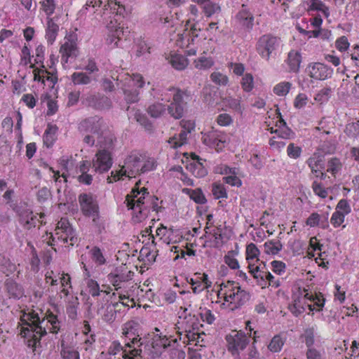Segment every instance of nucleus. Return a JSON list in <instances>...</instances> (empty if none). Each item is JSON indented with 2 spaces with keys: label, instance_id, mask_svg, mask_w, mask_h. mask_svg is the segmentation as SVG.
I'll use <instances>...</instances> for the list:
<instances>
[{
  "label": "nucleus",
  "instance_id": "1",
  "mask_svg": "<svg viewBox=\"0 0 359 359\" xmlns=\"http://www.w3.org/2000/svg\"><path fill=\"white\" fill-rule=\"evenodd\" d=\"M22 326L20 334L24 338L25 343L32 348L33 353L40 345L41 337L47 333L57 334L60 329V322L57 316L50 310L45 313H39L32 310L21 316Z\"/></svg>",
  "mask_w": 359,
  "mask_h": 359
},
{
  "label": "nucleus",
  "instance_id": "2",
  "mask_svg": "<svg viewBox=\"0 0 359 359\" xmlns=\"http://www.w3.org/2000/svg\"><path fill=\"white\" fill-rule=\"evenodd\" d=\"M305 282L302 285L294 287L292 290V304L289 309L290 311L295 316H298L302 314L306 309L313 311L314 306V283L313 278L314 275L311 271L302 273Z\"/></svg>",
  "mask_w": 359,
  "mask_h": 359
},
{
  "label": "nucleus",
  "instance_id": "3",
  "mask_svg": "<svg viewBox=\"0 0 359 359\" xmlns=\"http://www.w3.org/2000/svg\"><path fill=\"white\" fill-rule=\"evenodd\" d=\"M158 198L149 195L147 189L142 188L140 191L133 190L131 196H126L125 203L128 210L133 211V216L136 222L144 219L148 214L158 212Z\"/></svg>",
  "mask_w": 359,
  "mask_h": 359
},
{
  "label": "nucleus",
  "instance_id": "4",
  "mask_svg": "<svg viewBox=\"0 0 359 359\" xmlns=\"http://www.w3.org/2000/svg\"><path fill=\"white\" fill-rule=\"evenodd\" d=\"M217 297L223 308L235 311L250 299V294L241 287L238 282L227 280L219 285Z\"/></svg>",
  "mask_w": 359,
  "mask_h": 359
},
{
  "label": "nucleus",
  "instance_id": "5",
  "mask_svg": "<svg viewBox=\"0 0 359 359\" xmlns=\"http://www.w3.org/2000/svg\"><path fill=\"white\" fill-rule=\"evenodd\" d=\"M117 87L123 90L125 100L128 103L137 102L140 97V89L145 85L143 76L139 73L130 74L122 72L115 79Z\"/></svg>",
  "mask_w": 359,
  "mask_h": 359
},
{
  "label": "nucleus",
  "instance_id": "6",
  "mask_svg": "<svg viewBox=\"0 0 359 359\" xmlns=\"http://www.w3.org/2000/svg\"><path fill=\"white\" fill-rule=\"evenodd\" d=\"M55 231L57 240L52 233H46V238L43 237V240L48 246H51L55 251H56V249L54 246L56 245L58 241L62 244H67L72 246L77 241L75 231L67 218L62 217L58 221Z\"/></svg>",
  "mask_w": 359,
  "mask_h": 359
},
{
  "label": "nucleus",
  "instance_id": "7",
  "mask_svg": "<svg viewBox=\"0 0 359 359\" xmlns=\"http://www.w3.org/2000/svg\"><path fill=\"white\" fill-rule=\"evenodd\" d=\"M46 48L43 45H39L35 49L34 68L33 74L34 81L41 82L44 86L53 87L57 81V77L55 74L48 72L43 65Z\"/></svg>",
  "mask_w": 359,
  "mask_h": 359
},
{
  "label": "nucleus",
  "instance_id": "8",
  "mask_svg": "<svg viewBox=\"0 0 359 359\" xmlns=\"http://www.w3.org/2000/svg\"><path fill=\"white\" fill-rule=\"evenodd\" d=\"M142 154H131L125 161V165L119 170L111 171V176L107 179L108 183L118 181L123 177L129 178L135 177L142 174L141 165L142 163Z\"/></svg>",
  "mask_w": 359,
  "mask_h": 359
},
{
  "label": "nucleus",
  "instance_id": "9",
  "mask_svg": "<svg viewBox=\"0 0 359 359\" xmlns=\"http://www.w3.org/2000/svg\"><path fill=\"white\" fill-rule=\"evenodd\" d=\"M172 95V101L168 106V114L175 119H180L184 114L187 103L191 100V95L188 90H181L175 87H170L166 90Z\"/></svg>",
  "mask_w": 359,
  "mask_h": 359
},
{
  "label": "nucleus",
  "instance_id": "10",
  "mask_svg": "<svg viewBox=\"0 0 359 359\" xmlns=\"http://www.w3.org/2000/svg\"><path fill=\"white\" fill-rule=\"evenodd\" d=\"M142 343L141 338L134 337L130 341L126 343L124 346L117 341H113L109 348L108 353L111 355H116L121 353L123 359H142V349L140 348Z\"/></svg>",
  "mask_w": 359,
  "mask_h": 359
},
{
  "label": "nucleus",
  "instance_id": "11",
  "mask_svg": "<svg viewBox=\"0 0 359 359\" xmlns=\"http://www.w3.org/2000/svg\"><path fill=\"white\" fill-rule=\"evenodd\" d=\"M281 43L280 37L271 34H265L258 39L255 49L262 59L268 61L273 55L276 54Z\"/></svg>",
  "mask_w": 359,
  "mask_h": 359
},
{
  "label": "nucleus",
  "instance_id": "12",
  "mask_svg": "<svg viewBox=\"0 0 359 359\" xmlns=\"http://www.w3.org/2000/svg\"><path fill=\"white\" fill-rule=\"evenodd\" d=\"M225 340L228 351L233 356H238L250 344L251 336L243 330H233L226 335Z\"/></svg>",
  "mask_w": 359,
  "mask_h": 359
},
{
  "label": "nucleus",
  "instance_id": "13",
  "mask_svg": "<svg viewBox=\"0 0 359 359\" xmlns=\"http://www.w3.org/2000/svg\"><path fill=\"white\" fill-rule=\"evenodd\" d=\"M202 142L205 145L219 152L226 145L227 136L222 131L212 130L207 133H202Z\"/></svg>",
  "mask_w": 359,
  "mask_h": 359
},
{
  "label": "nucleus",
  "instance_id": "14",
  "mask_svg": "<svg viewBox=\"0 0 359 359\" xmlns=\"http://www.w3.org/2000/svg\"><path fill=\"white\" fill-rule=\"evenodd\" d=\"M79 202L81 212L86 217H92L96 223L99 219V206L91 194H81L79 196Z\"/></svg>",
  "mask_w": 359,
  "mask_h": 359
},
{
  "label": "nucleus",
  "instance_id": "15",
  "mask_svg": "<svg viewBox=\"0 0 359 359\" xmlns=\"http://www.w3.org/2000/svg\"><path fill=\"white\" fill-rule=\"evenodd\" d=\"M103 5V12L101 16H104L107 14V11H109L110 13L115 15H122L125 11L124 6L116 0H107L103 2L102 0H88L85 6H83L81 11L85 13L88 10V7L100 8Z\"/></svg>",
  "mask_w": 359,
  "mask_h": 359
},
{
  "label": "nucleus",
  "instance_id": "16",
  "mask_svg": "<svg viewBox=\"0 0 359 359\" xmlns=\"http://www.w3.org/2000/svg\"><path fill=\"white\" fill-rule=\"evenodd\" d=\"M203 41L198 37L184 36V34H177L176 45L182 49H185L187 56L196 55L198 52L201 51V43Z\"/></svg>",
  "mask_w": 359,
  "mask_h": 359
},
{
  "label": "nucleus",
  "instance_id": "17",
  "mask_svg": "<svg viewBox=\"0 0 359 359\" xmlns=\"http://www.w3.org/2000/svg\"><path fill=\"white\" fill-rule=\"evenodd\" d=\"M95 172L104 173L109 170L113 165L111 152L106 149H99L92 161Z\"/></svg>",
  "mask_w": 359,
  "mask_h": 359
},
{
  "label": "nucleus",
  "instance_id": "18",
  "mask_svg": "<svg viewBox=\"0 0 359 359\" xmlns=\"http://www.w3.org/2000/svg\"><path fill=\"white\" fill-rule=\"evenodd\" d=\"M316 38H320L323 40H329L331 36V32L327 29H319L322 24V18H327L330 15V11L327 6L320 1L316 0Z\"/></svg>",
  "mask_w": 359,
  "mask_h": 359
},
{
  "label": "nucleus",
  "instance_id": "19",
  "mask_svg": "<svg viewBox=\"0 0 359 359\" xmlns=\"http://www.w3.org/2000/svg\"><path fill=\"white\" fill-rule=\"evenodd\" d=\"M156 233V236H161L160 240H163V242L168 244L187 243V239L180 229H176L173 226L168 229L161 225V226L157 228Z\"/></svg>",
  "mask_w": 359,
  "mask_h": 359
},
{
  "label": "nucleus",
  "instance_id": "20",
  "mask_svg": "<svg viewBox=\"0 0 359 359\" xmlns=\"http://www.w3.org/2000/svg\"><path fill=\"white\" fill-rule=\"evenodd\" d=\"M34 214L33 211L29 209H24L20 210L18 213V221L20 224L26 230H30L35 228L37 224H42L43 222L41 219L45 217L44 213Z\"/></svg>",
  "mask_w": 359,
  "mask_h": 359
},
{
  "label": "nucleus",
  "instance_id": "21",
  "mask_svg": "<svg viewBox=\"0 0 359 359\" xmlns=\"http://www.w3.org/2000/svg\"><path fill=\"white\" fill-rule=\"evenodd\" d=\"M290 249L296 255H304V258L311 259L314 257V237H311L309 243L302 240H295L290 244Z\"/></svg>",
  "mask_w": 359,
  "mask_h": 359
},
{
  "label": "nucleus",
  "instance_id": "22",
  "mask_svg": "<svg viewBox=\"0 0 359 359\" xmlns=\"http://www.w3.org/2000/svg\"><path fill=\"white\" fill-rule=\"evenodd\" d=\"M175 329L180 340L182 339V336L194 330H198V322L194 316L189 315L184 318L180 317L177 323L175 325Z\"/></svg>",
  "mask_w": 359,
  "mask_h": 359
},
{
  "label": "nucleus",
  "instance_id": "23",
  "mask_svg": "<svg viewBox=\"0 0 359 359\" xmlns=\"http://www.w3.org/2000/svg\"><path fill=\"white\" fill-rule=\"evenodd\" d=\"M107 278L110 285L114 287L115 290L118 291L128 287L131 280V274L130 271L126 273L116 269L114 271L109 273Z\"/></svg>",
  "mask_w": 359,
  "mask_h": 359
},
{
  "label": "nucleus",
  "instance_id": "24",
  "mask_svg": "<svg viewBox=\"0 0 359 359\" xmlns=\"http://www.w3.org/2000/svg\"><path fill=\"white\" fill-rule=\"evenodd\" d=\"M82 264L86 291L92 298L98 300V298L102 296L101 287L97 280L90 278V273L88 270L86 264L83 262Z\"/></svg>",
  "mask_w": 359,
  "mask_h": 359
},
{
  "label": "nucleus",
  "instance_id": "25",
  "mask_svg": "<svg viewBox=\"0 0 359 359\" xmlns=\"http://www.w3.org/2000/svg\"><path fill=\"white\" fill-rule=\"evenodd\" d=\"M188 282L191 285L193 292L195 294H198L212 286V282L205 273H195Z\"/></svg>",
  "mask_w": 359,
  "mask_h": 359
},
{
  "label": "nucleus",
  "instance_id": "26",
  "mask_svg": "<svg viewBox=\"0 0 359 359\" xmlns=\"http://www.w3.org/2000/svg\"><path fill=\"white\" fill-rule=\"evenodd\" d=\"M103 121L95 116L82 121L79 126V130L83 133L99 134Z\"/></svg>",
  "mask_w": 359,
  "mask_h": 359
},
{
  "label": "nucleus",
  "instance_id": "27",
  "mask_svg": "<svg viewBox=\"0 0 359 359\" xmlns=\"http://www.w3.org/2000/svg\"><path fill=\"white\" fill-rule=\"evenodd\" d=\"M83 103L96 109H103L111 107V100L107 97L99 93L87 95L83 100Z\"/></svg>",
  "mask_w": 359,
  "mask_h": 359
},
{
  "label": "nucleus",
  "instance_id": "28",
  "mask_svg": "<svg viewBox=\"0 0 359 359\" xmlns=\"http://www.w3.org/2000/svg\"><path fill=\"white\" fill-rule=\"evenodd\" d=\"M61 55V63L65 67L69 58H75L78 55L76 43L74 41H66L60 48Z\"/></svg>",
  "mask_w": 359,
  "mask_h": 359
},
{
  "label": "nucleus",
  "instance_id": "29",
  "mask_svg": "<svg viewBox=\"0 0 359 359\" xmlns=\"http://www.w3.org/2000/svg\"><path fill=\"white\" fill-rule=\"evenodd\" d=\"M236 19L238 23L244 29L250 31L252 29L254 25V16L252 13L242 6V9L238 11L236 15Z\"/></svg>",
  "mask_w": 359,
  "mask_h": 359
},
{
  "label": "nucleus",
  "instance_id": "30",
  "mask_svg": "<svg viewBox=\"0 0 359 359\" xmlns=\"http://www.w3.org/2000/svg\"><path fill=\"white\" fill-rule=\"evenodd\" d=\"M166 59L168 60V62L171 66L176 70H184L189 65V60L185 56L175 52H170Z\"/></svg>",
  "mask_w": 359,
  "mask_h": 359
},
{
  "label": "nucleus",
  "instance_id": "31",
  "mask_svg": "<svg viewBox=\"0 0 359 359\" xmlns=\"http://www.w3.org/2000/svg\"><path fill=\"white\" fill-rule=\"evenodd\" d=\"M285 62L288 67V71L290 72H297L302 62L301 53L297 50H291L288 53L287 57Z\"/></svg>",
  "mask_w": 359,
  "mask_h": 359
},
{
  "label": "nucleus",
  "instance_id": "32",
  "mask_svg": "<svg viewBox=\"0 0 359 359\" xmlns=\"http://www.w3.org/2000/svg\"><path fill=\"white\" fill-rule=\"evenodd\" d=\"M123 35V28L122 27H116L114 29L109 27V32L106 39V43L110 48H114L118 46V42L121 36Z\"/></svg>",
  "mask_w": 359,
  "mask_h": 359
},
{
  "label": "nucleus",
  "instance_id": "33",
  "mask_svg": "<svg viewBox=\"0 0 359 359\" xmlns=\"http://www.w3.org/2000/svg\"><path fill=\"white\" fill-rule=\"evenodd\" d=\"M177 341V338H174L172 336H170L168 337L166 335L156 334L153 339L151 345L152 347L156 349L160 348H165L167 347L171 346L172 343L174 344Z\"/></svg>",
  "mask_w": 359,
  "mask_h": 359
},
{
  "label": "nucleus",
  "instance_id": "34",
  "mask_svg": "<svg viewBox=\"0 0 359 359\" xmlns=\"http://www.w3.org/2000/svg\"><path fill=\"white\" fill-rule=\"evenodd\" d=\"M302 342H304L307 347V359H314V331L312 328L306 330L300 337Z\"/></svg>",
  "mask_w": 359,
  "mask_h": 359
},
{
  "label": "nucleus",
  "instance_id": "35",
  "mask_svg": "<svg viewBox=\"0 0 359 359\" xmlns=\"http://www.w3.org/2000/svg\"><path fill=\"white\" fill-rule=\"evenodd\" d=\"M137 295L138 300L142 302H150L157 304L159 302L158 297L151 288H148V285L139 287L137 288Z\"/></svg>",
  "mask_w": 359,
  "mask_h": 359
},
{
  "label": "nucleus",
  "instance_id": "36",
  "mask_svg": "<svg viewBox=\"0 0 359 359\" xmlns=\"http://www.w3.org/2000/svg\"><path fill=\"white\" fill-rule=\"evenodd\" d=\"M296 28L300 33L311 38L314 36V17H311L309 19L303 18L300 22H297Z\"/></svg>",
  "mask_w": 359,
  "mask_h": 359
},
{
  "label": "nucleus",
  "instance_id": "37",
  "mask_svg": "<svg viewBox=\"0 0 359 359\" xmlns=\"http://www.w3.org/2000/svg\"><path fill=\"white\" fill-rule=\"evenodd\" d=\"M259 255L260 251L255 243H250L246 245L245 258L249 264L250 269L255 262L259 260ZM250 271L252 272V270L250 269Z\"/></svg>",
  "mask_w": 359,
  "mask_h": 359
},
{
  "label": "nucleus",
  "instance_id": "38",
  "mask_svg": "<svg viewBox=\"0 0 359 359\" xmlns=\"http://www.w3.org/2000/svg\"><path fill=\"white\" fill-rule=\"evenodd\" d=\"M5 287L9 297L14 299H20L23 295V289L22 287L13 280H7Z\"/></svg>",
  "mask_w": 359,
  "mask_h": 359
},
{
  "label": "nucleus",
  "instance_id": "39",
  "mask_svg": "<svg viewBox=\"0 0 359 359\" xmlns=\"http://www.w3.org/2000/svg\"><path fill=\"white\" fill-rule=\"evenodd\" d=\"M57 129L55 125H48L43 136V144L46 147L49 148L53 145L57 139L56 134Z\"/></svg>",
  "mask_w": 359,
  "mask_h": 359
},
{
  "label": "nucleus",
  "instance_id": "40",
  "mask_svg": "<svg viewBox=\"0 0 359 359\" xmlns=\"http://www.w3.org/2000/svg\"><path fill=\"white\" fill-rule=\"evenodd\" d=\"M204 333L199 332V328L198 330H194L184 334L182 336L183 344H194L198 345L201 341H203L202 336Z\"/></svg>",
  "mask_w": 359,
  "mask_h": 359
},
{
  "label": "nucleus",
  "instance_id": "41",
  "mask_svg": "<svg viewBox=\"0 0 359 359\" xmlns=\"http://www.w3.org/2000/svg\"><path fill=\"white\" fill-rule=\"evenodd\" d=\"M282 248L283 245L278 239L269 240L264 244V251L267 255H278Z\"/></svg>",
  "mask_w": 359,
  "mask_h": 359
},
{
  "label": "nucleus",
  "instance_id": "42",
  "mask_svg": "<svg viewBox=\"0 0 359 359\" xmlns=\"http://www.w3.org/2000/svg\"><path fill=\"white\" fill-rule=\"evenodd\" d=\"M215 64L212 57L205 55L200 56L193 62L194 67L198 70H207L210 69Z\"/></svg>",
  "mask_w": 359,
  "mask_h": 359
},
{
  "label": "nucleus",
  "instance_id": "43",
  "mask_svg": "<svg viewBox=\"0 0 359 359\" xmlns=\"http://www.w3.org/2000/svg\"><path fill=\"white\" fill-rule=\"evenodd\" d=\"M189 134L186 130H182L178 135H176L168 140V143L173 149H177L187 143V136Z\"/></svg>",
  "mask_w": 359,
  "mask_h": 359
},
{
  "label": "nucleus",
  "instance_id": "44",
  "mask_svg": "<svg viewBox=\"0 0 359 359\" xmlns=\"http://www.w3.org/2000/svg\"><path fill=\"white\" fill-rule=\"evenodd\" d=\"M79 302L77 297H72L67 302L66 311L68 317L72 320L77 318Z\"/></svg>",
  "mask_w": 359,
  "mask_h": 359
},
{
  "label": "nucleus",
  "instance_id": "45",
  "mask_svg": "<svg viewBox=\"0 0 359 359\" xmlns=\"http://www.w3.org/2000/svg\"><path fill=\"white\" fill-rule=\"evenodd\" d=\"M122 303L107 304L104 312L102 313V319L106 322H112L116 316L117 307H121Z\"/></svg>",
  "mask_w": 359,
  "mask_h": 359
},
{
  "label": "nucleus",
  "instance_id": "46",
  "mask_svg": "<svg viewBox=\"0 0 359 359\" xmlns=\"http://www.w3.org/2000/svg\"><path fill=\"white\" fill-rule=\"evenodd\" d=\"M332 69L321 62H316V79L325 80L331 77Z\"/></svg>",
  "mask_w": 359,
  "mask_h": 359
},
{
  "label": "nucleus",
  "instance_id": "47",
  "mask_svg": "<svg viewBox=\"0 0 359 359\" xmlns=\"http://www.w3.org/2000/svg\"><path fill=\"white\" fill-rule=\"evenodd\" d=\"M59 31L58 25L52 20L48 22V27L46 30V39L49 44H53L55 41Z\"/></svg>",
  "mask_w": 359,
  "mask_h": 359
},
{
  "label": "nucleus",
  "instance_id": "48",
  "mask_svg": "<svg viewBox=\"0 0 359 359\" xmlns=\"http://www.w3.org/2000/svg\"><path fill=\"white\" fill-rule=\"evenodd\" d=\"M183 192L188 194L190 198L198 204L202 205L205 203L207 201L203 193L200 189L194 190L190 189H184Z\"/></svg>",
  "mask_w": 359,
  "mask_h": 359
},
{
  "label": "nucleus",
  "instance_id": "49",
  "mask_svg": "<svg viewBox=\"0 0 359 359\" xmlns=\"http://www.w3.org/2000/svg\"><path fill=\"white\" fill-rule=\"evenodd\" d=\"M71 80L74 85H88L91 83V78L86 73L76 72L71 75Z\"/></svg>",
  "mask_w": 359,
  "mask_h": 359
},
{
  "label": "nucleus",
  "instance_id": "50",
  "mask_svg": "<svg viewBox=\"0 0 359 359\" xmlns=\"http://www.w3.org/2000/svg\"><path fill=\"white\" fill-rule=\"evenodd\" d=\"M142 173H145L156 169L157 161L154 157L148 156L145 154H142Z\"/></svg>",
  "mask_w": 359,
  "mask_h": 359
},
{
  "label": "nucleus",
  "instance_id": "51",
  "mask_svg": "<svg viewBox=\"0 0 359 359\" xmlns=\"http://www.w3.org/2000/svg\"><path fill=\"white\" fill-rule=\"evenodd\" d=\"M59 280L62 287L60 292L62 293L64 296L67 297L72 289V282L69 274L62 272Z\"/></svg>",
  "mask_w": 359,
  "mask_h": 359
},
{
  "label": "nucleus",
  "instance_id": "52",
  "mask_svg": "<svg viewBox=\"0 0 359 359\" xmlns=\"http://www.w3.org/2000/svg\"><path fill=\"white\" fill-rule=\"evenodd\" d=\"M165 110L166 107L163 104L156 102L149 106L147 112L151 117L158 118L163 115Z\"/></svg>",
  "mask_w": 359,
  "mask_h": 359
},
{
  "label": "nucleus",
  "instance_id": "53",
  "mask_svg": "<svg viewBox=\"0 0 359 359\" xmlns=\"http://www.w3.org/2000/svg\"><path fill=\"white\" fill-rule=\"evenodd\" d=\"M284 344L285 340L283 337L280 334H276L271 339L268 345V348L273 353H277L281 351Z\"/></svg>",
  "mask_w": 359,
  "mask_h": 359
},
{
  "label": "nucleus",
  "instance_id": "54",
  "mask_svg": "<svg viewBox=\"0 0 359 359\" xmlns=\"http://www.w3.org/2000/svg\"><path fill=\"white\" fill-rule=\"evenodd\" d=\"M292 87V83L288 81H282L276 84L273 88V92L275 95L283 97L287 95Z\"/></svg>",
  "mask_w": 359,
  "mask_h": 359
},
{
  "label": "nucleus",
  "instance_id": "55",
  "mask_svg": "<svg viewBox=\"0 0 359 359\" xmlns=\"http://www.w3.org/2000/svg\"><path fill=\"white\" fill-rule=\"evenodd\" d=\"M90 255L92 260L99 266L104 265L106 263V259L101 249L97 246H94L90 250Z\"/></svg>",
  "mask_w": 359,
  "mask_h": 359
},
{
  "label": "nucleus",
  "instance_id": "56",
  "mask_svg": "<svg viewBox=\"0 0 359 359\" xmlns=\"http://www.w3.org/2000/svg\"><path fill=\"white\" fill-rule=\"evenodd\" d=\"M60 355L62 359H80L79 353L74 348L62 344Z\"/></svg>",
  "mask_w": 359,
  "mask_h": 359
},
{
  "label": "nucleus",
  "instance_id": "57",
  "mask_svg": "<svg viewBox=\"0 0 359 359\" xmlns=\"http://www.w3.org/2000/svg\"><path fill=\"white\" fill-rule=\"evenodd\" d=\"M241 88L246 93L251 92L254 88V77L252 74H245L241 81Z\"/></svg>",
  "mask_w": 359,
  "mask_h": 359
},
{
  "label": "nucleus",
  "instance_id": "58",
  "mask_svg": "<svg viewBox=\"0 0 359 359\" xmlns=\"http://www.w3.org/2000/svg\"><path fill=\"white\" fill-rule=\"evenodd\" d=\"M210 80L216 85L225 86L229 83V78L226 74L219 72H214L210 76Z\"/></svg>",
  "mask_w": 359,
  "mask_h": 359
},
{
  "label": "nucleus",
  "instance_id": "59",
  "mask_svg": "<svg viewBox=\"0 0 359 359\" xmlns=\"http://www.w3.org/2000/svg\"><path fill=\"white\" fill-rule=\"evenodd\" d=\"M345 133L351 138L359 137V121L352 122L346 125Z\"/></svg>",
  "mask_w": 359,
  "mask_h": 359
},
{
  "label": "nucleus",
  "instance_id": "60",
  "mask_svg": "<svg viewBox=\"0 0 359 359\" xmlns=\"http://www.w3.org/2000/svg\"><path fill=\"white\" fill-rule=\"evenodd\" d=\"M348 57L351 65L359 67V45L354 46L350 52L347 53Z\"/></svg>",
  "mask_w": 359,
  "mask_h": 359
},
{
  "label": "nucleus",
  "instance_id": "61",
  "mask_svg": "<svg viewBox=\"0 0 359 359\" xmlns=\"http://www.w3.org/2000/svg\"><path fill=\"white\" fill-rule=\"evenodd\" d=\"M135 118L147 130H152V124L145 114H142L140 111H137L135 114Z\"/></svg>",
  "mask_w": 359,
  "mask_h": 359
},
{
  "label": "nucleus",
  "instance_id": "62",
  "mask_svg": "<svg viewBox=\"0 0 359 359\" xmlns=\"http://www.w3.org/2000/svg\"><path fill=\"white\" fill-rule=\"evenodd\" d=\"M332 95V89L330 87H325L322 88L316 95V101L319 102L320 104L327 102Z\"/></svg>",
  "mask_w": 359,
  "mask_h": 359
},
{
  "label": "nucleus",
  "instance_id": "63",
  "mask_svg": "<svg viewBox=\"0 0 359 359\" xmlns=\"http://www.w3.org/2000/svg\"><path fill=\"white\" fill-rule=\"evenodd\" d=\"M341 168V163L339 159L337 158H332L327 162V171L334 175Z\"/></svg>",
  "mask_w": 359,
  "mask_h": 359
},
{
  "label": "nucleus",
  "instance_id": "64",
  "mask_svg": "<svg viewBox=\"0 0 359 359\" xmlns=\"http://www.w3.org/2000/svg\"><path fill=\"white\" fill-rule=\"evenodd\" d=\"M212 194L217 199L226 198L227 193L225 187L221 184H214L212 186Z\"/></svg>",
  "mask_w": 359,
  "mask_h": 359
}]
</instances>
